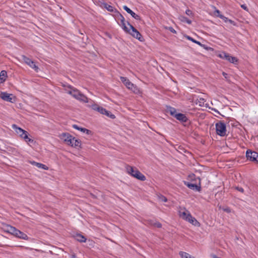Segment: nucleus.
Segmentation results:
<instances>
[{
  "instance_id": "obj_1",
  "label": "nucleus",
  "mask_w": 258,
  "mask_h": 258,
  "mask_svg": "<svg viewBox=\"0 0 258 258\" xmlns=\"http://www.w3.org/2000/svg\"><path fill=\"white\" fill-rule=\"evenodd\" d=\"M126 170L128 174L132 176L141 180L145 181L146 179V176L143 174L139 170L130 165H126Z\"/></svg>"
},
{
  "instance_id": "obj_2",
  "label": "nucleus",
  "mask_w": 258,
  "mask_h": 258,
  "mask_svg": "<svg viewBox=\"0 0 258 258\" xmlns=\"http://www.w3.org/2000/svg\"><path fill=\"white\" fill-rule=\"evenodd\" d=\"M8 231L12 234L19 238L24 240H28L29 238L28 236L26 234L16 229L14 227L10 226L8 228Z\"/></svg>"
},
{
  "instance_id": "obj_3",
  "label": "nucleus",
  "mask_w": 258,
  "mask_h": 258,
  "mask_svg": "<svg viewBox=\"0 0 258 258\" xmlns=\"http://www.w3.org/2000/svg\"><path fill=\"white\" fill-rule=\"evenodd\" d=\"M216 131L217 135L224 137L226 134V127L224 122L220 121L216 123Z\"/></svg>"
},
{
  "instance_id": "obj_4",
  "label": "nucleus",
  "mask_w": 258,
  "mask_h": 258,
  "mask_svg": "<svg viewBox=\"0 0 258 258\" xmlns=\"http://www.w3.org/2000/svg\"><path fill=\"white\" fill-rule=\"evenodd\" d=\"M127 25L130 26V28L131 29V31L129 30V32H127L139 41H143L144 40V38L141 33L129 22H127Z\"/></svg>"
},
{
  "instance_id": "obj_5",
  "label": "nucleus",
  "mask_w": 258,
  "mask_h": 258,
  "mask_svg": "<svg viewBox=\"0 0 258 258\" xmlns=\"http://www.w3.org/2000/svg\"><path fill=\"white\" fill-rule=\"evenodd\" d=\"M246 157L247 160L258 164L257 152L252 151L250 150H247L246 152Z\"/></svg>"
},
{
  "instance_id": "obj_6",
  "label": "nucleus",
  "mask_w": 258,
  "mask_h": 258,
  "mask_svg": "<svg viewBox=\"0 0 258 258\" xmlns=\"http://www.w3.org/2000/svg\"><path fill=\"white\" fill-rule=\"evenodd\" d=\"M59 138L69 146L72 144V141H74V137L68 133H62L59 135Z\"/></svg>"
},
{
  "instance_id": "obj_7",
  "label": "nucleus",
  "mask_w": 258,
  "mask_h": 258,
  "mask_svg": "<svg viewBox=\"0 0 258 258\" xmlns=\"http://www.w3.org/2000/svg\"><path fill=\"white\" fill-rule=\"evenodd\" d=\"M117 12V15L116 16V19H117L118 24L121 26V27L125 32H129V29L125 25L124 18L118 12Z\"/></svg>"
},
{
  "instance_id": "obj_8",
  "label": "nucleus",
  "mask_w": 258,
  "mask_h": 258,
  "mask_svg": "<svg viewBox=\"0 0 258 258\" xmlns=\"http://www.w3.org/2000/svg\"><path fill=\"white\" fill-rule=\"evenodd\" d=\"M0 97L4 101L11 103L15 102L16 99V97L13 94L7 92H2L0 94Z\"/></svg>"
},
{
  "instance_id": "obj_9",
  "label": "nucleus",
  "mask_w": 258,
  "mask_h": 258,
  "mask_svg": "<svg viewBox=\"0 0 258 258\" xmlns=\"http://www.w3.org/2000/svg\"><path fill=\"white\" fill-rule=\"evenodd\" d=\"M66 91L67 93L71 95L73 97L76 98H78L80 91L76 88L71 86V85L68 86L66 89Z\"/></svg>"
},
{
  "instance_id": "obj_10",
  "label": "nucleus",
  "mask_w": 258,
  "mask_h": 258,
  "mask_svg": "<svg viewBox=\"0 0 258 258\" xmlns=\"http://www.w3.org/2000/svg\"><path fill=\"white\" fill-rule=\"evenodd\" d=\"M22 58L23 61L26 63L27 65H28L30 67L33 69L35 71H37L38 70V67L35 64L34 61H33L31 59L27 57L26 56L23 55H22Z\"/></svg>"
},
{
  "instance_id": "obj_11",
  "label": "nucleus",
  "mask_w": 258,
  "mask_h": 258,
  "mask_svg": "<svg viewBox=\"0 0 258 258\" xmlns=\"http://www.w3.org/2000/svg\"><path fill=\"white\" fill-rule=\"evenodd\" d=\"M198 179L199 180V185L197 184L196 183H191V182H189L188 181H184V183L189 188L192 189L194 190L200 191L201 189V183L200 182V178H198Z\"/></svg>"
},
{
  "instance_id": "obj_12",
  "label": "nucleus",
  "mask_w": 258,
  "mask_h": 258,
  "mask_svg": "<svg viewBox=\"0 0 258 258\" xmlns=\"http://www.w3.org/2000/svg\"><path fill=\"white\" fill-rule=\"evenodd\" d=\"M219 57L223 59H225L233 63H236L237 62V59L236 57L232 56L226 52H223L221 54H220Z\"/></svg>"
},
{
  "instance_id": "obj_13",
  "label": "nucleus",
  "mask_w": 258,
  "mask_h": 258,
  "mask_svg": "<svg viewBox=\"0 0 258 258\" xmlns=\"http://www.w3.org/2000/svg\"><path fill=\"white\" fill-rule=\"evenodd\" d=\"M123 9L128 14H130L134 19L137 20H141V17L134 13L132 10L128 8L126 6H123Z\"/></svg>"
},
{
  "instance_id": "obj_14",
  "label": "nucleus",
  "mask_w": 258,
  "mask_h": 258,
  "mask_svg": "<svg viewBox=\"0 0 258 258\" xmlns=\"http://www.w3.org/2000/svg\"><path fill=\"white\" fill-rule=\"evenodd\" d=\"M178 212L179 217L184 220L187 219L188 215L190 214L189 212L184 208L181 209Z\"/></svg>"
},
{
  "instance_id": "obj_15",
  "label": "nucleus",
  "mask_w": 258,
  "mask_h": 258,
  "mask_svg": "<svg viewBox=\"0 0 258 258\" xmlns=\"http://www.w3.org/2000/svg\"><path fill=\"white\" fill-rule=\"evenodd\" d=\"M174 117L181 122H186L188 120L185 114L181 113H177L175 115Z\"/></svg>"
},
{
  "instance_id": "obj_16",
  "label": "nucleus",
  "mask_w": 258,
  "mask_h": 258,
  "mask_svg": "<svg viewBox=\"0 0 258 258\" xmlns=\"http://www.w3.org/2000/svg\"><path fill=\"white\" fill-rule=\"evenodd\" d=\"M185 221H188V222L196 226H200V223L197 220V219L195 217L192 216L191 214L190 215H188Z\"/></svg>"
},
{
  "instance_id": "obj_17",
  "label": "nucleus",
  "mask_w": 258,
  "mask_h": 258,
  "mask_svg": "<svg viewBox=\"0 0 258 258\" xmlns=\"http://www.w3.org/2000/svg\"><path fill=\"white\" fill-rule=\"evenodd\" d=\"M120 79L127 89H129L131 86H133V83H132L127 78L120 77Z\"/></svg>"
},
{
  "instance_id": "obj_18",
  "label": "nucleus",
  "mask_w": 258,
  "mask_h": 258,
  "mask_svg": "<svg viewBox=\"0 0 258 258\" xmlns=\"http://www.w3.org/2000/svg\"><path fill=\"white\" fill-rule=\"evenodd\" d=\"M92 108L94 110L97 111L101 114H103V112H105V109L103 107L99 106L96 104H93L92 105Z\"/></svg>"
},
{
  "instance_id": "obj_19",
  "label": "nucleus",
  "mask_w": 258,
  "mask_h": 258,
  "mask_svg": "<svg viewBox=\"0 0 258 258\" xmlns=\"http://www.w3.org/2000/svg\"><path fill=\"white\" fill-rule=\"evenodd\" d=\"M217 17L222 19L225 22H229L233 26L236 25V23L234 21L229 19L228 18L225 17L223 15H217Z\"/></svg>"
},
{
  "instance_id": "obj_20",
  "label": "nucleus",
  "mask_w": 258,
  "mask_h": 258,
  "mask_svg": "<svg viewBox=\"0 0 258 258\" xmlns=\"http://www.w3.org/2000/svg\"><path fill=\"white\" fill-rule=\"evenodd\" d=\"M12 127L15 130L17 134L19 136H22V135L25 133V130H23L21 127L17 126V125L16 124H13Z\"/></svg>"
},
{
  "instance_id": "obj_21",
  "label": "nucleus",
  "mask_w": 258,
  "mask_h": 258,
  "mask_svg": "<svg viewBox=\"0 0 258 258\" xmlns=\"http://www.w3.org/2000/svg\"><path fill=\"white\" fill-rule=\"evenodd\" d=\"M74 237L76 240L80 242H85L87 240L85 237L81 234H76Z\"/></svg>"
},
{
  "instance_id": "obj_22",
  "label": "nucleus",
  "mask_w": 258,
  "mask_h": 258,
  "mask_svg": "<svg viewBox=\"0 0 258 258\" xmlns=\"http://www.w3.org/2000/svg\"><path fill=\"white\" fill-rule=\"evenodd\" d=\"M7 77V73L6 71H2L0 73V83H4Z\"/></svg>"
},
{
  "instance_id": "obj_23",
  "label": "nucleus",
  "mask_w": 258,
  "mask_h": 258,
  "mask_svg": "<svg viewBox=\"0 0 258 258\" xmlns=\"http://www.w3.org/2000/svg\"><path fill=\"white\" fill-rule=\"evenodd\" d=\"M77 99L85 103H87L88 102V98L81 92H80V93L79 94V95L78 96Z\"/></svg>"
},
{
  "instance_id": "obj_24",
  "label": "nucleus",
  "mask_w": 258,
  "mask_h": 258,
  "mask_svg": "<svg viewBox=\"0 0 258 258\" xmlns=\"http://www.w3.org/2000/svg\"><path fill=\"white\" fill-rule=\"evenodd\" d=\"M32 164L33 165L36 166V167H37L39 168H42L44 170H48V167L47 166H46L45 165L43 164L42 163H38V162L33 161L32 162Z\"/></svg>"
},
{
  "instance_id": "obj_25",
  "label": "nucleus",
  "mask_w": 258,
  "mask_h": 258,
  "mask_svg": "<svg viewBox=\"0 0 258 258\" xmlns=\"http://www.w3.org/2000/svg\"><path fill=\"white\" fill-rule=\"evenodd\" d=\"M81 145V142L80 140L76 139L74 137V141H72V144L70 145V146H71L73 147H80Z\"/></svg>"
},
{
  "instance_id": "obj_26",
  "label": "nucleus",
  "mask_w": 258,
  "mask_h": 258,
  "mask_svg": "<svg viewBox=\"0 0 258 258\" xmlns=\"http://www.w3.org/2000/svg\"><path fill=\"white\" fill-rule=\"evenodd\" d=\"M167 112L168 113H169L170 114L174 117L175 115L177 113L176 112V110L175 108L169 106L167 108Z\"/></svg>"
},
{
  "instance_id": "obj_27",
  "label": "nucleus",
  "mask_w": 258,
  "mask_h": 258,
  "mask_svg": "<svg viewBox=\"0 0 258 258\" xmlns=\"http://www.w3.org/2000/svg\"><path fill=\"white\" fill-rule=\"evenodd\" d=\"M179 255L182 258H195L194 256H192L188 253L183 251H180L179 252Z\"/></svg>"
},
{
  "instance_id": "obj_28",
  "label": "nucleus",
  "mask_w": 258,
  "mask_h": 258,
  "mask_svg": "<svg viewBox=\"0 0 258 258\" xmlns=\"http://www.w3.org/2000/svg\"><path fill=\"white\" fill-rule=\"evenodd\" d=\"M104 8H106L109 12H113L114 10L116 11V9L112 6L108 5L106 3L104 4Z\"/></svg>"
},
{
  "instance_id": "obj_29",
  "label": "nucleus",
  "mask_w": 258,
  "mask_h": 258,
  "mask_svg": "<svg viewBox=\"0 0 258 258\" xmlns=\"http://www.w3.org/2000/svg\"><path fill=\"white\" fill-rule=\"evenodd\" d=\"M128 89L133 91L134 93L136 94H138L140 93V90L138 88V87L133 84V86H131Z\"/></svg>"
},
{
  "instance_id": "obj_30",
  "label": "nucleus",
  "mask_w": 258,
  "mask_h": 258,
  "mask_svg": "<svg viewBox=\"0 0 258 258\" xmlns=\"http://www.w3.org/2000/svg\"><path fill=\"white\" fill-rule=\"evenodd\" d=\"M128 89L133 91L134 93L136 94H138L140 93V90L138 88V87L133 84V86H131Z\"/></svg>"
},
{
  "instance_id": "obj_31",
  "label": "nucleus",
  "mask_w": 258,
  "mask_h": 258,
  "mask_svg": "<svg viewBox=\"0 0 258 258\" xmlns=\"http://www.w3.org/2000/svg\"><path fill=\"white\" fill-rule=\"evenodd\" d=\"M187 39L192 41V42L195 43H196L200 46L202 45V44L200 42V41H198L195 39H194L193 38H192L191 37L189 36H186L185 37Z\"/></svg>"
},
{
  "instance_id": "obj_32",
  "label": "nucleus",
  "mask_w": 258,
  "mask_h": 258,
  "mask_svg": "<svg viewBox=\"0 0 258 258\" xmlns=\"http://www.w3.org/2000/svg\"><path fill=\"white\" fill-rule=\"evenodd\" d=\"M103 114H105L107 116L109 117L110 118H111L112 119H114L115 118V116L114 114H112L110 111L107 110L106 109H105V112H103Z\"/></svg>"
},
{
  "instance_id": "obj_33",
  "label": "nucleus",
  "mask_w": 258,
  "mask_h": 258,
  "mask_svg": "<svg viewBox=\"0 0 258 258\" xmlns=\"http://www.w3.org/2000/svg\"><path fill=\"white\" fill-rule=\"evenodd\" d=\"M180 20L181 21L186 22V23H187L188 24H190L191 23V21L184 16H181Z\"/></svg>"
},
{
  "instance_id": "obj_34",
  "label": "nucleus",
  "mask_w": 258,
  "mask_h": 258,
  "mask_svg": "<svg viewBox=\"0 0 258 258\" xmlns=\"http://www.w3.org/2000/svg\"><path fill=\"white\" fill-rule=\"evenodd\" d=\"M159 199L160 201L166 202L167 201V199L163 195H160L158 196Z\"/></svg>"
},
{
  "instance_id": "obj_35",
  "label": "nucleus",
  "mask_w": 258,
  "mask_h": 258,
  "mask_svg": "<svg viewBox=\"0 0 258 258\" xmlns=\"http://www.w3.org/2000/svg\"><path fill=\"white\" fill-rule=\"evenodd\" d=\"M73 128L77 129L79 131H81V132H83V130H84L85 128L81 127L78 126L77 124H74L73 125Z\"/></svg>"
},
{
  "instance_id": "obj_36",
  "label": "nucleus",
  "mask_w": 258,
  "mask_h": 258,
  "mask_svg": "<svg viewBox=\"0 0 258 258\" xmlns=\"http://www.w3.org/2000/svg\"><path fill=\"white\" fill-rule=\"evenodd\" d=\"M185 13L187 15L189 16H192L193 15V13H192V11L189 9H187L186 10Z\"/></svg>"
},
{
  "instance_id": "obj_37",
  "label": "nucleus",
  "mask_w": 258,
  "mask_h": 258,
  "mask_svg": "<svg viewBox=\"0 0 258 258\" xmlns=\"http://www.w3.org/2000/svg\"><path fill=\"white\" fill-rule=\"evenodd\" d=\"M235 188L236 190H237L238 191H240V192H242V193H243V192H244V189H243L242 187H241L236 186V187H235Z\"/></svg>"
},
{
  "instance_id": "obj_38",
  "label": "nucleus",
  "mask_w": 258,
  "mask_h": 258,
  "mask_svg": "<svg viewBox=\"0 0 258 258\" xmlns=\"http://www.w3.org/2000/svg\"><path fill=\"white\" fill-rule=\"evenodd\" d=\"M241 8L246 11H248V9L247 8V6L245 4L241 5Z\"/></svg>"
},
{
  "instance_id": "obj_39",
  "label": "nucleus",
  "mask_w": 258,
  "mask_h": 258,
  "mask_svg": "<svg viewBox=\"0 0 258 258\" xmlns=\"http://www.w3.org/2000/svg\"><path fill=\"white\" fill-rule=\"evenodd\" d=\"M26 142H27L28 144L33 143H34V140L29 137L28 139L26 141Z\"/></svg>"
},
{
  "instance_id": "obj_40",
  "label": "nucleus",
  "mask_w": 258,
  "mask_h": 258,
  "mask_svg": "<svg viewBox=\"0 0 258 258\" xmlns=\"http://www.w3.org/2000/svg\"><path fill=\"white\" fill-rule=\"evenodd\" d=\"M169 31L173 33H176V31L171 27L169 28Z\"/></svg>"
},
{
  "instance_id": "obj_41",
  "label": "nucleus",
  "mask_w": 258,
  "mask_h": 258,
  "mask_svg": "<svg viewBox=\"0 0 258 258\" xmlns=\"http://www.w3.org/2000/svg\"><path fill=\"white\" fill-rule=\"evenodd\" d=\"M28 133H27V134H25L23 139L26 141L27 139H28Z\"/></svg>"
},
{
  "instance_id": "obj_42",
  "label": "nucleus",
  "mask_w": 258,
  "mask_h": 258,
  "mask_svg": "<svg viewBox=\"0 0 258 258\" xmlns=\"http://www.w3.org/2000/svg\"><path fill=\"white\" fill-rule=\"evenodd\" d=\"M83 133H86V134L89 135L91 133V131L85 128L84 130H83Z\"/></svg>"
},
{
  "instance_id": "obj_43",
  "label": "nucleus",
  "mask_w": 258,
  "mask_h": 258,
  "mask_svg": "<svg viewBox=\"0 0 258 258\" xmlns=\"http://www.w3.org/2000/svg\"><path fill=\"white\" fill-rule=\"evenodd\" d=\"M199 102L200 105H201V103H204L205 102V99L202 98H200Z\"/></svg>"
},
{
  "instance_id": "obj_44",
  "label": "nucleus",
  "mask_w": 258,
  "mask_h": 258,
  "mask_svg": "<svg viewBox=\"0 0 258 258\" xmlns=\"http://www.w3.org/2000/svg\"><path fill=\"white\" fill-rule=\"evenodd\" d=\"M156 225L157 227L158 228H160L162 226V224L160 223H157L156 224Z\"/></svg>"
},
{
  "instance_id": "obj_45",
  "label": "nucleus",
  "mask_w": 258,
  "mask_h": 258,
  "mask_svg": "<svg viewBox=\"0 0 258 258\" xmlns=\"http://www.w3.org/2000/svg\"><path fill=\"white\" fill-rule=\"evenodd\" d=\"M215 13H216V14H217V15H221V14H220V11H219V10H216L215 11Z\"/></svg>"
},
{
  "instance_id": "obj_46",
  "label": "nucleus",
  "mask_w": 258,
  "mask_h": 258,
  "mask_svg": "<svg viewBox=\"0 0 258 258\" xmlns=\"http://www.w3.org/2000/svg\"><path fill=\"white\" fill-rule=\"evenodd\" d=\"M27 133H28V132H27V131H25V133L23 134L22 135V136H20V137L21 138H22V139H23V137L24 136V135H25V134H27Z\"/></svg>"
},
{
  "instance_id": "obj_47",
  "label": "nucleus",
  "mask_w": 258,
  "mask_h": 258,
  "mask_svg": "<svg viewBox=\"0 0 258 258\" xmlns=\"http://www.w3.org/2000/svg\"><path fill=\"white\" fill-rule=\"evenodd\" d=\"M76 257L77 256L75 253L71 255V258H76Z\"/></svg>"
},
{
  "instance_id": "obj_48",
  "label": "nucleus",
  "mask_w": 258,
  "mask_h": 258,
  "mask_svg": "<svg viewBox=\"0 0 258 258\" xmlns=\"http://www.w3.org/2000/svg\"><path fill=\"white\" fill-rule=\"evenodd\" d=\"M212 110H214L215 112H216L220 114V112L218 111V110L217 109H215V108H213Z\"/></svg>"
},
{
  "instance_id": "obj_49",
  "label": "nucleus",
  "mask_w": 258,
  "mask_h": 258,
  "mask_svg": "<svg viewBox=\"0 0 258 258\" xmlns=\"http://www.w3.org/2000/svg\"><path fill=\"white\" fill-rule=\"evenodd\" d=\"M223 75L226 78V76L227 75V74L224 72L223 73Z\"/></svg>"
},
{
  "instance_id": "obj_50",
  "label": "nucleus",
  "mask_w": 258,
  "mask_h": 258,
  "mask_svg": "<svg viewBox=\"0 0 258 258\" xmlns=\"http://www.w3.org/2000/svg\"><path fill=\"white\" fill-rule=\"evenodd\" d=\"M225 211H226L227 212H229L230 211L229 209H225Z\"/></svg>"
},
{
  "instance_id": "obj_51",
  "label": "nucleus",
  "mask_w": 258,
  "mask_h": 258,
  "mask_svg": "<svg viewBox=\"0 0 258 258\" xmlns=\"http://www.w3.org/2000/svg\"><path fill=\"white\" fill-rule=\"evenodd\" d=\"M190 178H191V179L192 180V177H195V175L194 174L192 175L191 176H190Z\"/></svg>"
}]
</instances>
